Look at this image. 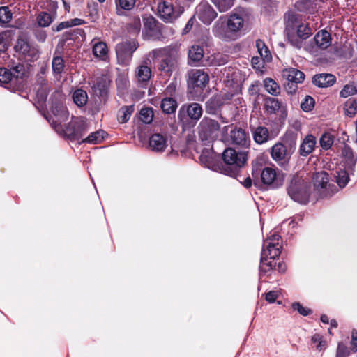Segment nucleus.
<instances>
[{"mask_svg":"<svg viewBox=\"0 0 357 357\" xmlns=\"http://www.w3.org/2000/svg\"><path fill=\"white\" fill-rule=\"evenodd\" d=\"M73 99L78 107H82L87 102L88 96L85 91L79 89L74 91Z\"/></svg>","mask_w":357,"mask_h":357,"instance_id":"4c0bfd02","label":"nucleus"},{"mask_svg":"<svg viewBox=\"0 0 357 357\" xmlns=\"http://www.w3.org/2000/svg\"><path fill=\"white\" fill-rule=\"evenodd\" d=\"M161 109L165 114H172L177 108V102L172 98H165L161 101Z\"/></svg>","mask_w":357,"mask_h":357,"instance_id":"2f4dec72","label":"nucleus"},{"mask_svg":"<svg viewBox=\"0 0 357 357\" xmlns=\"http://www.w3.org/2000/svg\"><path fill=\"white\" fill-rule=\"evenodd\" d=\"M199 160L202 164L209 169H213L215 167L213 158L208 151H203L199 156Z\"/></svg>","mask_w":357,"mask_h":357,"instance_id":"58836bf2","label":"nucleus"},{"mask_svg":"<svg viewBox=\"0 0 357 357\" xmlns=\"http://www.w3.org/2000/svg\"><path fill=\"white\" fill-rule=\"evenodd\" d=\"M52 17L46 12H41L37 16L38 25L42 27L48 26L52 22Z\"/></svg>","mask_w":357,"mask_h":357,"instance_id":"79ce46f5","label":"nucleus"},{"mask_svg":"<svg viewBox=\"0 0 357 357\" xmlns=\"http://www.w3.org/2000/svg\"><path fill=\"white\" fill-rule=\"evenodd\" d=\"M282 76L287 79V81L293 82L297 84L301 83L305 78V75L302 71L294 68L284 69L282 71Z\"/></svg>","mask_w":357,"mask_h":357,"instance_id":"5701e85b","label":"nucleus"},{"mask_svg":"<svg viewBox=\"0 0 357 357\" xmlns=\"http://www.w3.org/2000/svg\"><path fill=\"white\" fill-rule=\"evenodd\" d=\"M253 139L257 144H261L266 142L269 138V132L268 129L264 126H258L253 132Z\"/></svg>","mask_w":357,"mask_h":357,"instance_id":"c85d7f7f","label":"nucleus"},{"mask_svg":"<svg viewBox=\"0 0 357 357\" xmlns=\"http://www.w3.org/2000/svg\"><path fill=\"white\" fill-rule=\"evenodd\" d=\"M319 144L322 149H329L333 144V136L328 132L323 134L319 139Z\"/></svg>","mask_w":357,"mask_h":357,"instance_id":"49530a36","label":"nucleus"},{"mask_svg":"<svg viewBox=\"0 0 357 357\" xmlns=\"http://www.w3.org/2000/svg\"><path fill=\"white\" fill-rule=\"evenodd\" d=\"M144 26L150 37L156 38L160 34V26L157 20L152 16L144 18Z\"/></svg>","mask_w":357,"mask_h":357,"instance_id":"6ab92c4d","label":"nucleus"},{"mask_svg":"<svg viewBox=\"0 0 357 357\" xmlns=\"http://www.w3.org/2000/svg\"><path fill=\"white\" fill-rule=\"evenodd\" d=\"M351 349L356 352L357 351V331H353L351 334Z\"/></svg>","mask_w":357,"mask_h":357,"instance_id":"0e129e2a","label":"nucleus"},{"mask_svg":"<svg viewBox=\"0 0 357 357\" xmlns=\"http://www.w3.org/2000/svg\"><path fill=\"white\" fill-rule=\"evenodd\" d=\"M185 111L187 112L190 119L195 121H198L201 118L203 112L201 105L197 102L183 105L178 112L179 118L181 116V112Z\"/></svg>","mask_w":357,"mask_h":357,"instance_id":"f3484780","label":"nucleus"},{"mask_svg":"<svg viewBox=\"0 0 357 357\" xmlns=\"http://www.w3.org/2000/svg\"><path fill=\"white\" fill-rule=\"evenodd\" d=\"M151 77V70L146 65H140L135 70V78L138 84L146 86Z\"/></svg>","mask_w":357,"mask_h":357,"instance_id":"aec40b11","label":"nucleus"},{"mask_svg":"<svg viewBox=\"0 0 357 357\" xmlns=\"http://www.w3.org/2000/svg\"><path fill=\"white\" fill-rule=\"evenodd\" d=\"M349 354L348 348L342 343H339L337 349L336 356L347 357Z\"/></svg>","mask_w":357,"mask_h":357,"instance_id":"13d9d810","label":"nucleus"},{"mask_svg":"<svg viewBox=\"0 0 357 357\" xmlns=\"http://www.w3.org/2000/svg\"><path fill=\"white\" fill-rule=\"evenodd\" d=\"M335 175L337 185L344 188L348 183L349 178L348 173L345 170L337 171Z\"/></svg>","mask_w":357,"mask_h":357,"instance_id":"de8ad7c7","label":"nucleus"},{"mask_svg":"<svg viewBox=\"0 0 357 357\" xmlns=\"http://www.w3.org/2000/svg\"><path fill=\"white\" fill-rule=\"evenodd\" d=\"M159 17L165 22H172L179 16L178 10H175L172 3L168 1H163L158 5Z\"/></svg>","mask_w":357,"mask_h":357,"instance_id":"f8f14e48","label":"nucleus"},{"mask_svg":"<svg viewBox=\"0 0 357 357\" xmlns=\"http://www.w3.org/2000/svg\"><path fill=\"white\" fill-rule=\"evenodd\" d=\"M10 70L13 72L14 79H17L24 75L25 68L24 65L19 63Z\"/></svg>","mask_w":357,"mask_h":357,"instance_id":"6e6d98bb","label":"nucleus"},{"mask_svg":"<svg viewBox=\"0 0 357 357\" xmlns=\"http://www.w3.org/2000/svg\"><path fill=\"white\" fill-rule=\"evenodd\" d=\"M311 342L319 351L326 348V342L324 340L323 336L319 334L314 335L311 338Z\"/></svg>","mask_w":357,"mask_h":357,"instance_id":"c03bdc74","label":"nucleus"},{"mask_svg":"<svg viewBox=\"0 0 357 357\" xmlns=\"http://www.w3.org/2000/svg\"><path fill=\"white\" fill-rule=\"evenodd\" d=\"M315 144L316 139L313 135L306 136L300 146V154L303 156H307L312 152Z\"/></svg>","mask_w":357,"mask_h":357,"instance_id":"393cba45","label":"nucleus"},{"mask_svg":"<svg viewBox=\"0 0 357 357\" xmlns=\"http://www.w3.org/2000/svg\"><path fill=\"white\" fill-rule=\"evenodd\" d=\"M344 110L347 115L352 116L357 111V102L352 99H349L344 105Z\"/></svg>","mask_w":357,"mask_h":357,"instance_id":"3c124183","label":"nucleus"},{"mask_svg":"<svg viewBox=\"0 0 357 357\" xmlns=\"http://www.w3.org/2000/svg\"><path fill=\"white\" fill-rule=\"evenodd\" d=\"M285 89L289 93H295L297 90V83L287 81V83L285 84Z\"/></svg>","mask_w":357,"mask_h":357,"instance_id":"052dcab7","label":"nucleus"},{"mask_svg":"<svg viewBox=\"0 0 357 357\" xmlns=\"http://www.w3.org/2000/svg\"><path fill=\"white\" fill-rule=\"evenodd\" d=\"M272 158L278 163L283 165L289 160L286 146L282 143L275 144L271 149Z\"/></svg>","mask_w":357,"mask_h":357,"instance_id":"a211bd4d","label":"nucleus"},{"mask_svg":"<svg viewBox=\"0 0 357 357\" xmlns=\"http://www.w3.org/2000/svg\"><path fill=\"white\" fill-rule=\"evenodd\" d=\"M14 79L11 70L0 68V83L2 84H8Z\"/></svg>","mask_w":357,"mask_h":357,"instance_id":"8fccbe9b","label":"nucleus"},{"mask_svg":"<svg viewBox=\"0 0 357 357\" xmlns=\"http://www.w3.org/2000/svg\"><path fill=\"white\" fill-rule=\"evenodd\" d=\"M105 132L98 130L91 133L86 139L83 140L84 142L90 144H98L101 142L104 139Z\"/></svg>","mask_w":357,"mask_h":357,"instance_id":"ea45409f","label":"nucleus"},{"mask_svg":"<svg viewBox=\"0 0 357 357\" xmlns=\"http://www.w3.org/2000/svg\"><path fill=\"white\" fill-rule=\"evenodd\" d=\"M7 49V44L3 36H0V52L6 51Z\"/></svg>","mask_w":357,"mask_h":357,"instance_id":"338daca9","label":"nucleus"},{"mask_svg":"<svg viewBox=\"0 0 357 357\" xmlns=\"http://www.w3.org/2000/svg\"><path fill=\"white\" fill-rule=\"evenodd\" d=\"M13 14L8 7H0V25L8 23L12 20Z\"/></svg>","mask_w":357,"mask_h":357,"instance_id":"09e8293b","label":"nucleus"},{"mask_svg":"<svg viewBox=\"0 0 357 357\" xmlns=\"http://www.w3.org/2000/svg\"><path fill=\"white\" fill-rule=\"evenodd\" d=\"M220 12H225L230 9L234 0H211Z\"/></svg>","mask_w":357,"mask_h":357,"instance_id":"a19ab883","label":"nucleus"},{"mask_svg":"<svg viewBox=\"0 0 357 357\" xmlns=\"http://www.w3.org/2000/svg\"><path fill=\"white\" fill-rule=\"evenodd\" d=\"M314 40L319 48L325 50L331 44V34L327 31L321 30L315 35Z\"/></svg>","mask_w":357,"mask_h":357,"instance_id":"b1692460","label":"nucleus"},{"mask_svg":"<svg viewBox=\"0 0 357 357\" xmlns=\"http://www.w3.org/2000/svg\"><path fill=\"white\" fill-rule=\"evenodd\" d=\"M153 111L152 108H142L139 112V119L144 123H150L153 121Z\"/></svg>","mask_w":357,"mask_h":357,"instance_id":"37998d69","label":"nucleus"},{"mask_svg":"<svg viewBox=\"0 0 357 357\" xmlns=\"http://www.w3.org/2000/svg\"><path fill=\"white\" fill-rule=\"evenodd\" d=\"M50 84L40 86L37 89L36 96L40 101H45L50 92Z\"/></svg>","mask_w":357,"mask_h":357,"instance_id":"5fc2aeb1","label":"nucleus"},{"mask_svg":"<svg viewBox=\"0 0 357 357\" xmlns=\"http://www.w3.org/2000/svg\"><path fill=\"white\" fill-rule=\"evenodd\" d=\"M86 130L85 121L79 117L73 118L63 130L66 137L75 140L79 139Z\"/></svg>","mask_w":357,"mask_h":357,"instance_id":"9d476101","label":"nucleus"},{"mask_svg":"<svg viewBox=\"0 0 357 357\" xmlns=\"http://www.w3.org/2000/svg\"><path fill=\"white\" fill-rule=\"evenodd\" d=\"M64 99L65 96L60 89L54 91L50 98L52 104V112L57 119L56 121H59L60 123L66 121L68 117V112L63 105Z\"/></svg>","mask_w":357,"mask_h":357,"instance_id":"6e6552de","label":"nucleus"},{"mask_svg":"<svg viewBox=\"0 0 357 357\" xmlns=\"http://www.w3.org/2000/svg\"><path fill=\"white\" fill-rule=\"evenodd\" d=\"M204 56V49L198 45H193L188 51L189 63L190 65L202 61Z\"/></svg>","mask_w":357,"mask_h":357,"instance_id":"bb28decb","label":"nucleus"},{"mask_svg":"<svg viewBox=\"0 0 357 357\" xmlns=\"http://www.w3.org/2000/svg\"><path fill=\"white\" fill-rule=\"evenodd\" d=\"M244 26V20L237 13L229 16L220 17L213 26V32L219 38L227 40H235L240 36Z\"/></svg>","mask_w":357,"mask_h":357,"instance_id":"f257e3e1","label":"nucleus"},{"mask_svg":"<svg viewBox=\"0 0 357 357\" xmlns=\"http://www.w3.org/2000/svg\"><path fill=\"white\" fill-rule=\"evenodd\" d=\"M69 27H72V25H71V23H70V21H65V22H62L61 23H59L56 27L54 29L53 28V30L54 31H61V30L64 29H67V28H69Z\"/></svg>","mask_w":357,"mask_h":357,"instance_id":"680f3d73","label":"nucleus"},{"mask_svg":"<svg viewBox=\"0 0 357 357\" xmlns=\"http://www.w3.org/2000/svg\"><path fill=\"white\" fill-rule=\"evenodd\" d=\"M286 32L289 43L300 49L303 41L312 35V30L307 23L303 21L300 15L289 13L286 21Z\"/></svg>","mask_w":357,"mask_h":357,"instance_id":"f03ea898","label":"nucleus"},{"mask_svg":"<svg viewBox=\"0 0 357 357\" xmlns=\"http://www.w3.org/2000/svg\"><path fill=\"white\" fill-rule=\"evenodd\" d=\"M259 82H255L249 87V92L250 94H256L258 92Z\"/></svg>","mask_w":357,"mask_h":357,"instance_id":"69168bd1","label":"nucleus"},{"mask_svg":"<svg viewBox=\"0 0 357 357\" xmlns=\"http://www.w3.org/2000/svg\"><path fill=\"white\" fill-rule=\"evenodd\" d=\"M256 47L264 61L268 62L272 59L270 50L262 40L258 39L256 40Z\"/></svg>","mask_w":357,"mask_h":357,"instance_id":"473e14b6","label":"nucleus"},{"mask_svg":"<svg viewBox=\"0 0 357 357\" xmlns=\"http://www.w3.org/2000/svg\"><path fill=\"white\" fill-rule=\"evenodd\" d=\"M209 76L203 70L192 69L188 73V84L197 91H202L208 85Z\"/></svg>","mask_w":357,"mask_h":357,"instance_id":"9b49d317","label":"nucleus"},{"mask_svg":"<svg viewBox=\"0 0 357 357\" xmlns=\"http://www.w3.org/2000/svg\"><path fill=\"white\" fill-rule=\"evenodd\" d=\"M168 146V136L166 133H153L149 137V149L155 153H162Z\"/></svg>","mask_w":357,"mask_h":357,"instance_id":"ddd939ff","label":"nucleus"},{"mask_svg":"<svg viewBox=\"0 0 357 357\" xmlns=\"http://www.w3.org/2000/svg\"><path fill=\"white\" fill-rule=\"evenodd\" d=\"M70 23L72 26H77V25H81L84 23V21L79 18H75L73 20H70Z\"/></svg>","mask_w":357,"mask_h":357,"instance_id":"774afa93","label":"nucleus"},{"mask_svg":"<svg viewBox=\"0 0 357 357\" xmlns=\"http://www.w3.org/2000/svg\"><path fill=\"white\" fill-rule=\"evenodd\" d=\"M281 106V102L275 98L267 97L264 99V107L269 114H275Z\"/></svg>","mask_w":357,"mask_h":357,"instance_id":"7c9ffc66","label":"nucleus"},{"mask_svg":"<svg viewBox=\"0 0 357 357\" xmlns=\"http://www.w3.org/2000/svg\"><path fill=\"white\" fill-rule=\"evenodd\" d=\"M314 107V100L310 96H305L303 101L301 104V109L305 112L312 110Z\"/></svg>","mask_w":357,"mask_h":357,"instance_id":"864d4df0","label":"nucleus"},{"mask_svg":"<svg viewBox=\"0 0 357 357\" xmlns=\"http://www.w3.org/2000/svg\"><path fill=\"white\" fill-rule=\"evenodd\" d=\"M222 99L219 96L211 97L206 102V110L208 113L215 114L222 105Z\"/></svg>","mask_w":357,"mask_h":357,"instance_id":"c756f323","label":"nucleus"},{"mask_svg":"<svg viewBox=\"0 0 357 357\" xmlns=\"http://www.w3.org/2000/svg\"><path fill=\"white\" fill-rule=\"evenodd\" d=\"M264 247L262 250V257L261 259V268H263V266L266 265L270 268H273V264L271 261L266 263V257H269L270 259H275L278 257L281 251V245H280V236L277 234H273L270 236L268 239L264 242Z\"/></svg>","mask_w":357,"mask_h":357,"instance_id":"39448f33","label":"nucleus"},{"mask_svg":"<svg viewBox=\"0 0 357 357\" xmlns=\"http://www.w3.org/2000/svg\"><path fill=\"white\" fill-rule=\"evenodd\" d=\"M310 183L298 174L291 178L287 188V193L294 201L301 204H306L310 197Z\"/></svg>","mask_w":357,"mask_h":357,"instance_id":"7ed1b4c3","label":"nucleus"},{"mask_svg":"<svg viewBox=\"0 0 357 357\" xmlns=\"http://www.w3.org/2000/svg\"><path fill=\"white\" fill-rule=\"evenodd\" d=\"M336 81L335 77L329 73H321L316 75L312 78V82L319 87H328L332 86Z\"/></svg>","mask_w":357,"mask_h":357,"instance_id":"412c9836","label":"nucleus"},{"mask_svg":"<svg viewBox=\"0 0 357 357\" xmlns=\"http://www.w3.org/2000/svg\"><path fill=\"white\" fill-rule=\"evenodd\" d=\"M222 159L229 170L225 169L226 174H234L243 167L248 160V151H236L232 148L226 149L222 153Z\"/></svg>","mask_w":357,"mask_h":357,"instance_id":"20e7f679","label":"nucleus"},{"mask_svg":"<svg viewBox=\"0 0 357 357\" xmlns=\"http://www.w3.org/2000/svg\"><path fill=\"white\" fill-rule=\"evenodd\" d=\"M328 174L324 171L317 172L313 176L314 185L316 188H326L328 183Z\"/></svg>","mask_w":357,"mask_h":357,"instance_id":"c9c22d12","label":"nucleus"},{"mask_svg":"<svg viewBox=\"0 0 357 357\" xmlns=\"http://www.w3.org/2000/svg\"><path fill=\"white\" fill-rule=\"evenodd\" d=\"M357 93V86L354 84H349L344 86L341 90L340 95L341 97L347 98Z\"/></svg>","mask_w":357,"mask_h":357,"instance_id":"603ef678","label":"nucleus"},{"mask_svg":"<svg viewBox=\"0 0 357 357\" xmlns=\"http://www.w3.org/2000/svg\"><path fill=\"white\" fill-rule=\"evenodd\" d=\"M197 129L202 140L213 139L218 136L220 124L215 120L205 117L200 122Z\"/></svg>","mask_w":357,"mask_h":357,"instance_id":"1a4fd4ad","label":"nucleus"},{"mask_svg":"<svg viewBox=\"0 0 357 357\" xmlns=\"http://www.w3.org/2000/svg\"><path fill=\"white\" fill-rule=\"evenodd\" d=\"M261 181L264 184L271 185L273 188L282 184V178L277 174L276 170L271 167L264 168L261 173Z\"/></svg>","mask_w":357,"mask_h":357,"instance_id":"2eb2a0df","label":"nucleus"},{"mask_svg":"<svg viewBox=\"0 0 357 357\" xmlns=\"http://www.w3.org/2000/svg\"><path fill=\"white\" fill-rule=\"evenodd\" d=\"M52 70L54 74L60 75L63 70L64 61L61 56H54L52 62Z\"/></svg>","mask_w":357,"mask_h":357,"instance_id":"a18cd8bd","label":"nucleus"},{"mask_svg":"<svg viewBox=\"0 0 357 357\" xmlns=\"http://www.w3.org/2000/svg\"><path fill=\"white\" fill-rule=\"evenodd\" d=\"M115 5L116 14L121 16L134 8L135 0H115Z\"/></svg>","mask_w":357,"mask_h":357,"instance_id":"cd10ccee","label":"nucleus"},{"mask_svg":"<svg viewBox=\"0 0 357 357\" xmlns=\"http://www.w3.org/2000/svg\"><path fill=\"white\" fill-rule=\"evenodd\" d=\"M36 82L39 86L49 84L48 81L46 79L43 73L37 75Z\"/></svg>","mask_w":357,"mask_h":357,"instance_id":"e2e57ef3","label":"nucleus"},{"mask_svg":"<svg viewBox=\"0 0 357 357\" xmlns=\"http://www.w3.org/2000/svg\"><path fill=\"white\" fill-rule=\"evenodd\" d=\"M132 52L133 50L131 49L130 43H123L118 44L116 47V52L119 58H130L132 56Z\"/></svg>","mask_w":357,"mask_h":357,"instance_id":"e433bc0d","label":"nucleus"},{"mask_svg":"<svg viewBox=\"0 0 357 357\" xmlns=\"http://www.w3.org/2000/svg\"><path fill=\"white\" fill-rule=\"evenodd\" d=\"M14 48L27 62H33L39 57L40 52L38 47L25 38H19Z\"/></svg>","mask_w":357,"mask_h":357,"instance_id":"423d86ee","label":"nucleus"},{"mask_svg":"<svg viewBox=\"0 0 357 357\" xmlns=\"http://www.w3.org/2000/svg\"><path fill=\"white\" fill-rule=\"evenodd\" d=\"M341 153L346 167L353 169L357 162V156L354 154L351 148L344 144Z\"/></svg>","mask_w":357,"mask_h":357,"instance_id":"4be33fe9","label":"nucleus"},{"mask_svg":"<svg viewBox=\"0 0 357 357\" xmlns=\"http://www.w3.org/2000/svg\"><path fill=\"white\" fill-rule=\"evenodd\" d=\"M93 54L95 57L106 61L108 57V47L107 44L102 41H98L93 45Z\"/></svg>","mask_w":357,"mask_h":357,"instance_id":"a878e982","label":"nucleus"},{"mask_svg":"<svg viewBox=\"0 0 357 357\" xmlns=\"http://www.w3.org/2000/svg\"><path fill=\"white\" fill-rule=\"evenodd\" d=\"M196 15L198 19L206 24H210L217 17V13L207 3H202L197 6Z\"/></svg>","mask_w":357,"mask_h":357,"instance_id":"4468645a","label":"nucleus"},{"mask_svg":"<svg viewBox=\"0 0 357 357\" xmlns=\"http://www.w3.org/2000/svg\"><path fill=\"white\" fill-rule=\"evenodd\" d=\"M134 112V106L133 105H129V106H123L122 107L117 113V120L119 123H123L127 122L132 112Z\"/></svg>","mask_w":357,"mask_h":357,"instance_id":"f704fd0d","label":"nucleus"},{"mask_svg":"<svg viewBox=\"0 0 357 357\" xmlns=\"http://www.w3.org/2000/svg\"><path fill=\"white\" fill-rule=\"evenodd\" d=\"M279 297V292L277 291H270L265 294V299L270 303H273Z\"/></svg>","mask_w":357,"mask_h":357,"instance_id":"bf43d9fd","label":"nucleus"},{"mask_svg":"<svg viewBox=\"0 0 357 357\" xmlns=\"http://www.w3.org/2000/svg\"><path fill=\"white\" fill-rule=\"evenodd\" d=\"M264 86L266 91L272 96H277L280 93V86L271 78H266L264 80Z\"/></svg>","mask_w":357,"mask_h":357,"instance_id":"72a5a7b5","label":"nucleus"},{"mask_svg":"<svg viewBox=\"0 0 357 357\" xmlns=\"http://www.w3.org/2000/svg\"><path fill=\"white\" fill-rule=\"evenodd\" d=\"M232 143L242 148H248L250 140L248 134L241 128H235L230 132Z\"/></svg>","mask_w":357,"mask_h":357,"instance_id":"dca6fc26","label":"nucleus"},{"mask_svg":"<svg viewBox=\"0 0 357 357\" xmlns=\"http://www.w3.org/2000/svg\"><path fill=\"white\" fill-rule=\"evenodd\" d=\"M292 308L294 310H297L301 314L307 316L312 313V310L307 307H303L299 303H294L292 304Z\"/></svg>","mask_w":357,"mask_h":357,"instance_id":"4d7b16f0","label":"nucleus"},{"mask_svg":"<svg viewBox=\"0 0 357 357\" xmlns=\"http://www.w3.org/2000/svg\"><path fill=\"white\" fill-rule=\"evenodd\" d=\"M153 53L154 55L160 54L165 56L160 62L159 70L167 75H170L177 66L176 52L175 51H170L167 48H163L153 50Z\"/></svg>","mask_w":357,"mask_h":357,"instance_id":"0eeeda50","label":"nucleus"}]
</instances>
